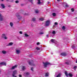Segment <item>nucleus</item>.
I'll return each mask as SVG.
<instances>
[{
  "mask_svg": "<svg viewBox=\"0 0 77 77\" xmlns=\"http://www.w3.org/2000/svg\"><path fill=\"white\" fill-rule=\"evenodd\" d=\"M65 74L67 77H68V75L69 77H72V74L71 73H69V74H68V73L67 72H65Z\"/></svg>",
  "mask_w": 77,
  "mask_h": 77,
  "instance_id": "obj_1",
  "label": "nucleus"
},
{
  "mask_svg": "<svg viewBox=\"0 0 77 77\" xmlns=\"http://www.w3.org/2000/svg\"><path fill=\"white\" fill-rule=\"evenodd\" d=\"M43 64H44V66L45 67V68L47 67V66L48 65H50V63L48 62H46V63L43 62Z\"/></svg>",
  "mask_w": 77,
  "mask_h": 77,
  "instance_id": "obj_2",
  "label": "nucleus"
},
{
  "mask_svg": "<svg viewBox=\"0 0 77 77\" xmlns=\"http://www.w3.org/2000/svg\"><path fill=\"white\" fill-rule=\"evenodd\" d=\"M16 16L17 17V18H18V19H19V20H20L21 18H22V17L21 16H20V15H19L18 14H16Z\"/></svg>",
  "mask_w": 77,
  "mask_h": 77,
  "instance_id": "obj_3",
  "label": "nucleus"
},
{
  "mask_svg": "<svg viewBox=\"0 0 77 77\" xmlns=\"http://www.w3.org/2000/svg\"><path fill=\"white\" fill-rule=\"evenodd\" d=\"M2 37L4 39H8V37H6V35L5 34H2Z\"/></svg>",
  "mask_w": 77,
  "mask_h": 77,
  "instance_id": "obj_4",
  "label": "nucleus"
},
{
  "mask_svg": "<svg viewBox=\"0 0 77 77\" xmlns=\"http://www.w3.org/2000/svg\"><path fill=\"white\" fill-rule=\"evenodd\" d=\"M17 74V70H15L14 71H13V74H12L13 77H14L15 76V74Z\"/></svg>",
  "mask_w": 77,
  "mask_h": 77,
  "instance_id": "obj_5",
  "label": "nucleus"
},
{
  "mask_svg": "<svg viewBox=\"0 0 77 77\" xmlns=\"http://www.w3.org/2000/svg\"><path fill=\"white\" fill-rule=\"evenodd\" d=\"M50 24V21L48 20L46 21V24H45V26H48L49 24Z\"/></svg>",
  "mask_w": 77,
  "mask_h": 77,
  "instance_id": "obj_6",
  "label": "nucleus"
},
{
  "mask_svg": "<svg viewBox=\"0 0 77 77\" xmlns=\"http://www.w3.org/2000/svg\"><path fill=\"white\" fill-rule=\"evenodd\" d=\"M64 7L66 8H67V7H68L69 6V5L67 4V3H64Z\"/></svg>",
  "mask_w": 77,
  "mask_h": 77,
  "instance_id": "obj_7",
  "label": "nucleus"
},
{
  "mask_svg": "<svg viewBox=\"0 0 77 77\" xmlns=\"http://www.w3.org/2000/svg\"><path fill=\"white\" fill-rule=\"evenodd\" d=\"M18 66L17 65H15L14 66H12V68L11 69H15V68H17Z\"/></svg>",
  "mask_w": 77,
  "mask_h": 77,
  "instance_id": "obj_8",
  "label": "nucleus"
},
{
  "mask_svg": "<svg viewBox=\"0 0 77 77\" xmlns=\"http://www.w3.org/2000/svg\"><path fill=\"white\" fill-rule=\"evenodd\" d=\"M0 65H5V66H6V64L4 62H2V63H0Z\"/></svg>",
  "mask_w": 77,
  "mask_h": 77,
  "instance_id": "obj_9",
  "label": "nucleus"
},
{
  "mask_svg": "<svg viewBox=\"0 0 77 77\" xmlns=\"http://www.w3.org/2000/svg\"><path fill=\"white\" fill-rule=\"evenodd\" d=\"M61 55L63 56H66V55H67V54L65 53H62L61 54Z\"/></svg>",
  "mask_w": 77,
  "mask_h": 77,
  "instance_id": "obj_10",
  "label": "nucleus"
},
{
  "mask_svg": "<svg viewBox=\"0 0 77 77\" xmlns=\"http://www.w3.org/2000/svg\"><path fill=\"white\" fill-rule=\"evenodd\" d=\"M10 25L11 27H13V26H14V23H13L12 22H10Z\"/></svg>",
  "mask_w": 77,
  "mask_h": 77,
  "instance_id": "obj_11",
  "label": "nucleus"
},
{
  "mask_svg": "<svg viewBox=\"0 0 77 77\" xmlns=\"http://www.w3.org/2000/svg\"><path fill=\"white\" fill-rule=\"evenodd\" d=\"M2 53H3V54H6V53H7V52L5 51H2Z\"/></svg>",
  "mask_w": 77,
  "mask_h": 77,
  "instance_id": "obj_12",
  "label": "nucleus"
},
{
  "mask_svg": "<svg viewBox=\"0 0 77 77\" xmlns=\"http://www.w3.org/2000/svg\"><path fill=\"white\" fill-rule=\"evenodd\" d=\"M49 76V73L48 72H47L45 74V77H48Z\"/></svg>",
  "mask_w": 77,
  "mask_h": 77,
  "instance_id": "obj_13",
  "label": "nucleus"
},
{
  "mask_svg": "<svg viewBox=\"0 0 77 77\" xmlns=\"http://www.w3.org/2000/svg\"><path fill=\"white\" fill-rule=\"evenodd\" d=\"M13 44V43L12 42H10L8 44V46H10L11 45H12Z\"/></svg>",
  "mask_w": 77,
  "mask_h": 77,
  "instance_id": "obj_14",
  "label": "nucleus"
},
{
  "mask_svg": "<svg viewBox=\"0 0 77 77\" xmlns=\"http://www.w3.org/2000/svg\"><path fill=\"white\" fill-rule=\"evenodd\" d=\"M55 40L53 39H51V41L52 42H53V43H54L55 42Z\"/></svg>",
  "mask_w": 77,
  "mask_h": 77,
  "instance_id": "obj_15",
  "label": "nucleus"
},
{
  "mask_svg": "<svg viewBox=\"0 0 77 77\" xmlns=\"http://www.w3.org/2000/svg\"><path fill=\"white\" fill-rule=\"evenodd\" d=\"M3 16L0 17V21H3Z\"/></svg>",
  "mask_w": 77,
  "mask_h": 77,
  "instance_id": "obj_16",
  "label": "nucleus"
},
{
  "mask_svg": "<svg viewBox=\"0 0 77 77\" xmlns=\"http://www.w3.org/2000/svg\"><path fill=\"white\" fill-rule=\"evenodd\" d=\"M1 6L2 7V8H5V5L3 4H1Z\"/></svg>",
  "mask_w": 77,
  "mask_h": 77,
  "instance_id": "obj_17",
  "label": "nucleus"
},
{
  "mask_svg": "<svg viewBox=\"0 0 77 77\" xmlns=\"http://www.w3.org/2000/svg\"><path fill=\"white\" fill-rule=\"evenodd\" d=\"M20 53V51L19 50H16V53L17 54H19Z\"/></svg>",
  "mask_w": 77,
  "mask_h": 77,
  "instance_id": "obj_18",
  "label": "nucleus"
},
{
  "mask_svg": "<svg viewBox=\"0 0 77 77\" xmlns=\"http://www.w3.org/2000/svg\"><path fill=\"white\" fill-rule=\"evenodd\" d=\"M26 67L24 66H22V70H24L25 69H26Z\"/></svg>",
  "mask_w": 77,
  "mask_h": 77,
  "instance_id": "obj_19",
  "label": "nucleus"
},
{
  "mask_svg": "<svg viewBox=\"0 0 77 77\" xmlns=\"http://www.w3.org/2000/svg\"><path fill=\"white\" fill-rule=\"evenodd\" d=\"M60 75H61V74L59 73L58 75L56 77H60Z\"/></svg>",
  "mask_w": 77,
  "mask_h": 77,
  "instance_id": "obj_20",
  "label": "nucleus"
},
{
  "mask_svg": "<svg viewBox=\"0 0 77 77\" xmlns=\"http://www.w3.org/2000/svg\"><path fill=\"white\" fill-rule=\"evenodd\" d=\"M52 34H53L54 35H55L56 34V31H54L52 32Z\"/></svg>",
  "mask_w": 77,
  "mask_h": 77,
  "instance_id": "obj_21",
  "label": "nucleus"
},
{
  "mask_svg": "<svg viewBox=\"0 0 77 77\" xmlns=\"http://www.w3.org/2000/svg\"><path fill=\"white\" fill-rule=\"evenodd\" d=\"M39 20L41 21H43L44 20V18H40L39 19Z\"/></svg>",
  "mask_w": 77,
  "mask_h": 77,
  "instance_id": "obj_22",
  "label": "nucleus"
},
{
  "mask_svg": "<svg viewBox=\"0 0 77 77\" xmlns=\"http://www.w3.org/2000/svg\"><path fill=\"white\" fill-rule=\"evenodd\" d=\"M52 15L54 17H55V16L56 15V13H53Z\"/></svg>",
  "mask_w": 77,
  "mask_h": 77,
  "instance_id": "obj_23",
  "label": "nucleus"
},
{
  "mask_svg": "<svg viewBox=\"0 0 77 77\" xmlns=\"http://www.w3.org/2000/svg\"><path fill=\"white\" fill-rule=\"evenodd\" d=\"M63 30H65V26H63L62 27Z\"/></svg>",
  "mask_w": 77,
  "mask_h": 77,
  "instance_id": "obj_24",
  "label": "nucleus"
},
{
  "mask_svg": "<svg viewBox=\"0 0 77 77\" xmlns=\"http://www.w3.org/2000/svg\"><path fill=\"white\" fill-rule=\"evenodd\" d=\"M38 4H41V2H40V0H38Z\"/></svg>",
  "mask_w": 77,
  "mask_h": 77,
  "instance_id": "obj_25",
  "label": "nucleus"
},
{
  "mask_svg": "<svg viewBox=\"0 0 77 77\" xmlns=\"http://www.w3.org/2000/svg\"><path fill=\"white\" fill-rule=\"evenodd\" d=\"M36 49L37 50H40V48H39L38 47H37L36 48Z\"/></svg>",
  "mask_w": 77,
  "mask_h": 77,
  "instance_id": "obj_26",
  "label": "nucleus"
},
{
  "mask_svg": "<svg viewBox=\"0 0 77 77\" xmlns=\"http://www.w3.org/2000/svg\"><path fill=\"white\" fill-rule=\"evenodd\" d=\"M44 34V32H40L39 33V35H43Z\"/></svg>",
  "mask_w": 77,
  "mask_h": 77,
  "instance_id": "obj_27",
  "label": "nucleus"
},
{
  "mask_svg": "<svg viewBox=\"0 0 77 77\" xmlns=\"http://www.w3.org/2000/svg\"><path fill=\"white\" fill-rule=\"evenodd\" d=\"M32 20L33 21H35L36 20V19L35 18H33Z\"/></svg>",
  "mask_w": 77,
  "mask_h": 77,
  "instance_id": "obj_28",
  "label": "nucleus"
},
{
  "mask_svg": "<svg viewBox=\"0 0 77 77\" xmlns=\"http://www.w3.org/2000/svg\"><path fill=\"white\" fill-rule=\"evenodd\" d=\"M35 13L38 14V13L39 12V11H38V10H35Z\"/></svg>",
  "mask_w": 77,
  "mask_h": 77,
  "instance_id": "obj_29",
  "label": "nucleus"
},
{
  "mask_svg": "<svg viewBox=\"0 0 77 77\" xmlns=\"http://www.w3.org/2000/svg\"><path fill=\"white\" fill-rule=\"evenodd\" d=\"M26 75H29L30 74V73L29 72H27L26 73Z\"/></svg>",
  "mask_w": 77,
  "mask_h": 77,
  "instance_id": "obj_30",
  "label": "nucleus"
},
{
  "mask_svg": "<svg viewBox=\"0 0 77 77\" xmlns=\"http://www.w3.org/2000/svg\"><path fill=\"white\" fill-rule=\"evenodd\" d=\"M71 10L72 11V12H74V9L73 8H72Z\"/></svg>",
  "mask_w": 77,
  "mask_h": 77,
  "instance_id": "obj_31",
  "label": "nucleus"
},
{
  "mask_svg": "<svg viewBox=\"0 0 77 77\" xmlns=\"http://www.w3.org/2000/svg\"><path fill=\"white\" fill-rule=\"evenodd\" d=\"M28 1H29L30 2H31L32 3V2H33V0H28Z\"/></svg>",
  "mask_w": 77,
  "mask_h": 77,
  "instance_id": "obj_32",
  "label": "nucleus"
},
{
  "mask_svg": "<svg viewBox=\"0 0 77 77\" xmlns=\"http://www.w3.org/2000/svg\"><path fill=\"white\" fill-rule=\"evenodd\" d=\"M25 36H29V35H27V33L25 34Z\"/></svg>",
  "mask_w": 77,
  "mask_h": 77,
  "instance_id": "obj_33",
  "label": "nucleus"
},
{
  "mask_svg": "<svg viewBox=\"0 0 77 77\" xmlns=\"http://www.w3.org/2000/svg\"><path fill=\"white\" fill-rule=\"evenodd\" d=\"M66 65H68V64H69V62H66Z\"/></svg>",
  "mask_w": 77,
  "mask_h": 77,
  "instance_id": "obj_34",
  "label": "nucleus"
},
{
  "mask_svg": "<svg viewBox=\"0 0 77 77\" xmlns=\"http://www.w3.org/2000/svg\"><path fill=\"white\" fill-rule=\"evenodd\" d=\"M54 24L55 25H58V24L57 23V22H55L54 23Z\"/></svg>",
  "mask_w": 77,
  "mask_h": 77,
  "instance_id": "obj_35",
  "label": "nucleus"
},
{
  "mask_svg": "<svg viewBox=\"0 0 77 77\" xmlns=\"http://www.w3.org/2000/svg\"><path fill=\"white\" fill-rule=\"evenodd\" d=\"M19 2V1H15V2L16 3H18Z\"/></svg>",
  "mask_w": 77,
  "mask_h": 77,
  "instance_id": "obj_36",
  "label": "nucleus"
},
{
  "mask_svg": "<svg viewBox=\"0 0 77 77\" xmlns=\"http://www.w3.org/2000/svg\"><path fill=\"white\" fill-rule=\"evenodd\" d=\"M2 16H2V15L0 13V17H2Z\"/></svg>",
  "mask_w": 77,
  "mask_h": 77,
  "instance_id": "obj_37",
  "label": "nucleus"
},
{
  "mask_svg": "<svg viewBox=\"0 0 77 77\" xmlns=\"http://www.w3.org/2000/svg\"><path fill=\"white\" fill-rule=\"evenodd\" d=\"M19 33L20 34H23V32L21 31H20Z\"/></svg>",
  "mask_w": 77,
  "mask_h": 77,
  "instance_id": "obj_38",
  "label": "nucleus"
},
{
  "mask_svg": "<svg viewBox=\"0 0 77 77\" xmlns=\"http://www.w3.org/2000/svg\"><path fill=\"white\" fill-rule=\"evenodd\" d=\"M72 48H75V46H72Z\"/></svg>",
  "mask_w": 77,
  "mask_h": 77,
  "instance_id": "obj_39",
  "label": "nucleus"
},
{
  "mask_svg": "<svg viewBox=\"0 0 77 77\" xmlns=\"http://www.w3.org/2000/svg\"><path fill=\"white\" fill-rule=\"evenodd\" d=\"M31 70H32V71H33V68L32 67L31 68Z\"/></svg>",
  "mask_w": 77,
  "mask_h": 77,
  "instance_id": "obj_40",
  "label": "nucleus"
},
{
  "mask_svg": "<svg viewBox=\"0 0 77 77\" xmlns=\"http://www.w3.org/2000/svg\"><path fill=\"white\" fill-rule=\"evenodd\" d=\"M77 66H75L74 67V69H76V68H77Z\"/></svg>",
  "mask_w": 77,
  "mask_h": 77,
  "instance_id": "obj_41",
  "label": "nucleus"
},
{
  "mask_svg": "<svg viewBox=\"0 0 77 77\" xmlns=\"http://www.w3.org/2000/svg\"><path fill=\"white\" fill-rule=\"evenodd\" d=\"M29 65H32V63H30V62H29Z\"/></svg>",
  "mask_w": 77,
  "mask_h": 77,
  "instance_id": "obj_42",
  "label": "nucleus"
},
{
  "mask_svg": "<svg viewBox=\"0 0 77 77\" xmlns=\"http://www.w3.org/2000/svg\"><path fill=\"white\" fill-rule=\"evenodd\" d=\"M37 45H39V42H38L37 43Z\"/></svg>",
  "mask_w": 77,
  "mask_h": 77,
  "instance_id": "obj_43",
  "label": "nucleus"
},
{
  "mask_svg": "<svg viewBox=\"0 0 77 77\" xmlns=\"http://www.w3.org/2000/svg\"><path fill=\"white\" fill-rule=\"evenodd\" d=\"M47 37H48V38L49 37V35H47Z\"/></svg>",
  "mask_w": 77,
  "mask_h": 77,
  "instance_id": "obj_44",
  "label": "nucleus"
},
{
  "mask_svg": "<svg viewBox=\"0 0 77 77\" xmlns=\"http://www.w3.org/2000/svg\"><path fill=\"white\" fill-rule=\"evenodd\" d=\"M19 77H22V76H21V75H19Z\"/></svg>",
  "mask_w": 77,
  "mask_h": 77,
  "instance_id": "obj_45",
  "label": "nucleus"
},
{
  "mask_svg": "<svg viewBox=\"0 0 77 77\" xmlns=\"http://www.w3.org/2000/svg\"><path fill=\"white\" fill-rule=\"evenodd\" d=\"M57 1H58V2H59L60 1V0H57Z\"/></svg>",
  "mask_w": 77,
  "mask_h": 77,
  "instance_id": "obj_46",
  "label": "nucleus"
},
{
  "mask_svg": "<svg viewBox=\"0 0 77 77\" xmlns=\"http://www.w3.org/2000/svg\"><path fill=\"white\" fill-rule=\"evenodd\" d=\"M8 7H11V5H9Z\"/></svg>",
  "mask_w": 77,
  "mask_h": 77,
  "instance_id": "obj_47",
  "label": "nucleus"
},
{
  "mask_svg": "<svg viewBox=\"0 0 77 77\" xmlns=\"http://www.w3.org/2000/svg\"><path fill=\"white\" fill-rule=\"evenodd\" d=\"M55 26V25H54L53 27H54Z\"/></svg>",
  "mask_w": 77,
  "mask_h": 77,
  "instance_id": "obj_48",
  "label": "nucleus"
},
{
  "mask_svg": "<svg viewBox=\"0 0 77 77\" xmlns=\"http://www.w3.org/2000/svg\"><path fill=\"white\" fill-rule=\"evenodd\" d=\"M2 0V2H3V0Z\"/></svg>",
  "mask_w": 77,
  "mask_h": 77,
  "instance_id": "obj_49",
  "label": "nucleus"
},
{
  "mask_svg": "<svg viewBox=\"0 0 77 77\" xmlns=\"http://www.w3.org/2000/svg\"><path fill=\"white\" fill-rule=\"evenodd\" d=\"M51 54H53L52 53H51Z\"/></svg>",
  "mask_w": 77,
  "mask_h": 77,
  "instance_id": "obj_50",
  "label": "nucleus"
}]
</instances>
